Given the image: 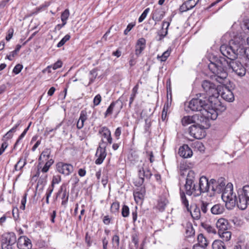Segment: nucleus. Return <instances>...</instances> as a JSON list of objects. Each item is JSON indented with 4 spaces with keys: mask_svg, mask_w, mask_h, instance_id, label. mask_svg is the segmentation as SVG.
Wrapping results in <instances>:
<instances>
[{
    "mask_svg": "<svg viewBox=\"0 0 249 249\" xmlns=\"http://www.w3.org/2000/svg\"><path fill=\"white\" fill-rule=\"evenodd\" d=\"M16 242V236L14 232L5 233L2 235L1 244H15Z\"/></svg>",
    "mask_w": 249,
    "mask_h": 249,
    "instance_id": "nucleus-16",
    "label": "nucleus"
},
{
    "mask_svg": "<svg viewBox=\"0 0 249 249\" xmlns=\"http://www.w3.org/2000/svg\"><path fill=\"white\" fill-rule=\"evenodd\" d=\"M111 220V218L109 215H106L104 217L103 222L105 225H109Z\"/></svg>",
    "mask_w": 249,
    "mask_h": 249,
    "instance_id": "nucleus-61",
    "label": "nucleus"
},
{
    "mask_svg": "<svg viewBox=\"0 0 249 249\" xmlns=\"http://www.w3.org/2000/svg\"><path fill=\"white\" fill-rule=\"evenodd\" d=\"M180 196L182 204L186 207L188 211H190L189 201L186 198L184 192L181 190L180 191Z\"/></svg>",
    "mask_w": 249,
    "mask_h": 249,
    "instance_id": "nucleus-32",
    "label": "nucleus"
},
{
    "mask_svg": "<svg viewBox=\"0 0 249 249\" xmlns=\"http://www.w3.org/2000/svg\"><path fill=\"white\" fill-rule=\"evenodd\" d=\"M2 249H13L14 244H1Z\"/></svg>",
    "mask_w": 249,
    "mask_h": 249,
    "instance_id": "nucleus-64",
    "label": "nucleus"
},
{
    "mask_svg": "<svg viewBox=\"0 0 249 249\" xmlns=\"http://www.w3.org/2000/svg\"><path fill=\"white\" fill-rule=\"evenodd\" d=\"M172 20V18L170 17L168 21H163L161 29L158 32V35L159 36V40L162 39L168 34V28Z\"/></svg>",
    "mask_w": 249,
    "mask_h": 249,
    "instance_id": "nucleus-17",
    "label": "nucleus"
},
{
    "mask_svg": "<svg viewBox=\"0 0 249 249\" xmlns=\"http://www.w3.org/2000/svg\"><path fill=\"white\" fill-rule=\"evenodd\" d=\"M213 249H226L224 243L220 240H214L212 245Z\"/></svg>",
    "mask_w": 249,
    "mask_h": 249,
    "instance_id": "nucleus-31",
    "label": "nucleus"
},
{
    "mask_svg": "<svg viewBox=\"0 0 249 249\" xmlns=\"http://www.w3.org/2000/svg\"><path fill=\"white\" fill-rule=\"evenodd\" d=\"M123 101L124 97L122 96L116 101L112 102L105 113V117L112 114L113 111L118 114L123 107Z\"/></svg>",
    "mask_w": 249,
    "mask_h": 249,
    "instance_id": "nucleus-9",
    "label": "nucleus"
},
{
    "mask_svg": "<svg viewBox=\"0 0 249 249\" xmlns=\"http://www.w3.org/2000/svg\"><path fill=\"white\" fill-rule=\"evenodd\" d=\"M27 131L24 130L23 132L21 134V135L19 136L18 139L14 145V148H15L16 146L18 145V143L20 142V140L25 136Z\"/></svg>",
    "mask_w": 249,
    "mask_h": 249,
    "instance_id": "nucleus-59",
    "label": "nucleus"
},
{
    "mask_svg": "<svg viewBox=\"0 0 249 249\" xmlns=\"http://www.w3.org/2000/svg\"><path fill=\"white\" fill-rule=\"evenodd\" d=\"M167 203L168 200L164 197H161L159 200L157 207L160 211L162 212Z\"/></svg>",
    "mask_w": 249,
    "mask_h": 249,
    "instance_id": "nucleus-33",
    "label": "nucleus"
},
{
    "mask_svg": "<svg viewBox=\"0 0 249 249\" xmlns=\"http://www.w3.org/2000/svg\"><path fill=\"white\" fill-rule=\"evenodd\" d=\"M178 154L184 158H188L192 156L193 152L188 145L184 144L179 148Z\"/></svg>",
    "mask_w": 249,
    "mask_h": 249,
    "instance_id": "nucleus-18",
    "label": "nucleus"
},
{
    "mask_svg": "<svg viewBox=\"0 0 249 249\" xmlns=\"http://www.w3.org/2000/svg\"><path fill=\"white\" fill-rule=\"evenodd\" d=\"M120 208V204L118 202H113L111 206L110 211L112 213H116L118 212Z\"/></svg>",
    "mask_w": 249,
    "mask_h": 249,
    "instance_id": "nucleus-42",
    "label": "nucleus"
},
{
    "mask_svg": "<svg viewBox=\"0 0 249 249\" xmlns=\"http://www.w3.org/2000/svg\"><path fill=\"white\" fill-rule=\"evenodd\" d=\"M27 131L24 130L23 132L21 134V135L19 136L18 139L14 145V148H15L16 146L18 145V143L20 142V140L25 136Z\"/></svg>",
    "mask_w": 249,
    "mask_h": 249,
    "instance_id": "nucleus-60",
    "label": "nucleus"
},
{
    "mask_svg": "<svg viewBox=\"0 0 249 249\" xmlns=\"http://www.w3.org/2000/svg\"><path fill=\"white\" fill-rule=\"evenodd\" d=\"M190 10L188 5L186 4V2H184L179 7V10L181 12H186L188 10Z\"/></svg>",
    "mask_w": 249,
    "mask_h": 249,
    "instance_id": "nucleus-57",
    "label": "nucleus"
},
{
    "mask_svg": "<svg viewBox=\"0 0 249 249\" xmlns=\"http://www.w3.org/2000/svg\"><path fill=\"white\" fill-rule=\"evenodd\" d=\"M202 87L204 91L210 97L217 96L218 86L216 87L215 84L209 80H204L202 83Z\"/></svg>",
    "mask_w": 249,
    "mask_h": 249,
    "instance_id": "nucleus-8",
    "label": "nucleus"
},
{
    "mask_svg": "<svg viewBox=\"0 0 249 249\" xmlns=\"http://www.w3.org/2000/svg\"><path fill=\"white\" fill-rule=\"evenodd\" d=\"M101 96L99 94L96 95L93 99L94 105L95 106L99 105L101 103Z\"/></svg>",
    "mask_w": 249,
    "mask_h": 249,
    "instance_id": "nucleus-52",
    "label": "nucleus"
},
{
    "mask_svg": "<svg viewBox=\"0 0 249 249\" xmlns=\"http://www.w3.org/2000/svg\"><path fill=\"white\" fill-rule=\"evenodd\" d=\"M223 196L222 199L225 202L226 205L231 209L236 205L241 210H245L249 205V185L244 186L242 188L238 190V196L233 193V186L229 183Z\"/></svg>",
    "mask_w": 249,
    "mask_h": 249,
    "instance_id": "nucleus-3",
    "label": "nucleus"
},
{
    "mask_svg": "<svg viewBox=\"0 0 249 249\" xmlns=\"http://www.w3.org/2000/svg\"><path fill=\"white\" fill-rule=\"evenodd\" d=\"M61 181V177L60 176H55L53 177V180L52 182V185L51 187H53L54 184L59 183Z\"/></svg>",
    "mask_w": 249,
    "mask_h": 249,
    "instance_id": "nucleus-51",
    "label": "nucleus"
},
{
    "mask_svg": "<svg viewBox=\"0 0 249 249\" xmlns=\"http://www.w3.org/2000/svg\"><path fill=\"white\" fill-rule=\"evenodd\" d=\"M46 163L44 166V167L42 168L41 171L43 173H46L49 170L50 167L53 164L54 162L53 160L52 159H49L48 160L45 161Z\"/></svg>",
    "mask_w": 249,
    "mask_h": 249,
    "instance_id": "nucleus-36",
    "label": "nucleus"
},
{
    "mask_svg": "<svg viewBox=\"0 0 249 249\" xmlns=\"http://www.w3.org/2000/svg\"><path fill=\"white\" fill-rule=\"evenodd\" d=\"M218 233L221 238H222L223 241L227 242L229 241L231 238V231H219Z\"/></svg>",
    "mask_w": 249,
    "mask_h": 249,
    "instance_id": "nucleus-30",
    "label": "nucleus"
},
{
    "mask_svg": "<svg viewBox=\"0 0 249 249\" xmlns=\"http://www.w3.org/2000/svg\"><path fill=\"white\" fill-rule=\"evenodd\" d=\"M56 168L57 171L62 174L68 176L73 171V167L72 165L63 162H59L57 164Z\"/></svg>",
    "mask_w": 249,
    "mask_h": 249,
    "instance_id": "nucleus-12",
    "label": "nucleus"
},
{
    "mask_svg": "<svg viewBox=\"0 0 249 249\" xmlns=\"http://www.w3.org/2000/svg\"><path fill=\"white\" fill-rule=\"evenodd\" d=\"M71 38V36L69 34H67L57 44L58 48H60L63 46L65 43L69 40Z\"/></svg>",
    "mask_w": 249,
    "mask_h": 249,
    "instance_id": "nucleus-41",
    "label": "nucleus"
},
{
    "mask_svg": "<svg viewBox=\"0 0 249 249\" xmlns=\"http://www.w3.org/2000/svg\"><path fill=\"white\" fill-rule=\"evenodd\" d=\"M199 120V115L196 114L193 116H184L181 120V123L183 126L188 125L191 124L195 123L196 120Z\"/></svg>",
    "mask_w": 249,
    "mask_h": 249,
    "instance_id": "nucleus-21",
    "label": "nucleus"
},
{
    "mask_svg": "<svg viewBox=\"0 0 249 249\" xmlns=\"http://www.w3.org/2000/svg\"><path fill=\"white\" fill-rule=\"evenodd\" d=\"M51 150L50 148H45L41 153L40 156L38 158L39 161V164H40L44 161L48 160L51 159Z\"/></svg>",
    "mask_w": 249,
    "mask_h": 249,
    "instance_id": "nucleus-26",
    "label": "nucleus"
},
{
    "mask_svg": "<svg viewBox=\"0 0 249 249\" xmlns=\"http://www.w3.org/2000/svg\"><path fill=\"white\" fill-rule=\"evenodd\" d=\"M146 40L144 38H141L138 40L135 49V54L139 55L145 48Z\"/></svg>",
    "mask_w": 249,
    "mask_h": 249,
    "instance_id": "nucleus-22",
    "label": "nucleus"
},
{
    "mask_svg": "<svg viewBox=\"0 0 249 249\" xmlns=\"http://www.w3.org/2000/svg\"><path fill=\"white\" fill-rule=\"evenodd\" d=\"M149 11V8H147L144 10V11L143 12V13L142 14V15L140 16L138 19L139 22H142L145 18Z\"/></svg>",
    "mask_w": 249,
    "mask_h": 249,
    "instance_id": "nucleus-46",
    "label": "nucleus"
},
{
    "mask_svg": "<svg viewBox=\"0 0 249 249\" xmlns=\"http://www.w3.org/2000/svg\"><path fill=\"white\" fill-rule=\"evenodd\" d=\"M211 207L210 203L202 201L200 207L201 213L205 214L208 212V209Z\"/></svg>",
    "mask_w": 249,
    "mask_h": 249,
    "instance_id": "nucleus-38",
    "label": "nucleus"
},
{
    "mask_svg": "<svg viewBox=\"0 0 249 249\" xmlns=\"http://www.w3.org/2000/svg\"><path fill=\"white\" fill-rule=\"evenodd\" d=\"M70 16V12L69 9H67L63 12L61 15V19L62 22L67 23V20Z\"/></svg>",
    "mask_w": 249,
    "mask_h": 249,
    "instance_id": "nucleus-40",
    "label": "nucleus"
},
{
    "mask_svg": "<svg viewBox=\"0 0 249 249\" xmlns=\"http://www.w3.org/2000/svg\"><path fill=\"white\" fill-rule=\"evenodd\" d=\"M184 188L186 194L188 196L193 195L195 197L200 196V192L197 190L195 183L186 182Z\"/></svg>",
    "mask_w": 249,
    "mask_h": 249,
    "instance_id": "nucleus-15",
    "label": "nucleus"
},
{
    "mask_svg": "<svg viewBox=\"0 0 249 249\" xmlns=\"http://www.w3.org/2000/svg\"><path fill=\"white\" fill-rule=\"evenodd\" d=\"M26 197H27V194H25L23 198L21 199V205L20 206V209L22 210H24L25 208V204L26 203Z\"/></svg>",
    "mask_w": 249,
    "mask_h": 249,
    "instance_id": "nucleus-55",
    "label": "nucleus"
},
{
    "mask_svg": "<svg viewBox=\"0 0 249 249\" xmlns=\"http://www.w3.org/2000/svg\"><path fill=\"white\" fill-rule=\"evenodd\" d=\"M197 241L198 243L197 244L203 247L205 249L208 246L209 244V241L207 240V239L204 236L203 234L200 233L197 236Z\"/></svg>",
    "mask_w": 249,
    "mask_h": 249,
    "instance_id": "nucleus-29",
    "label": "nucleus"
},
{
    "mask_svg": "<svg viewBox=\"0 0 249 249\" xmlns=\"http://www.w3.org/2000/svg\"><path fill=\"white\" fill-rule=\"evenodd\" d=\"M210 211L213 214H220L224 211V207L220 204H216L211 207Z\"/></svg>",
    "mask_w": 249,
    "mask_h": 249,
    "instance_id": "nucleus-28",
    "label": "nucleus"
},
{
    "mask_svg": "<svg viewBox=\"0 0 249 249\" xmlns=\"http://www.w3.org/2000/svg\"><path fill=\"white\" fill-rule=\"evenodd\" d=\"M164 15V12L161 8H155L152 13L151 17L154 21H159L163 18Z\"/></svg>",
    "mask_w": 249,
    "mask_h": 249,
    "instance_id": "nucleus-25",
    "label": "nucleus"
},
{
    "mask_svg": "<svg viewBox=\"0 0 249 249\" xmlns=\"http://www.w3.org/2000/svg\"><path fill=\"white\" fill-rule=\"evenodd\" d=\"M90 74L91 75V76L90 77L89 82V85L91 84L93 82L94 79L96 78L97 73L96 72V71L94 69L91 70L90 71Z\"/></svg>",
    "mask_w": 249,
    "mask_h": 249,
    "instance_id": "nucleus-47",
    "label": "nucleus"
},
{
    "mask_svg": "<svg viewBox=\"0 0 249 249\" xmlns=\"http://www.w3.org/2000/svg\"><path fill=\"white\" fill-rule=\"evenodd\" d=\"M145 191L144 189H137L133 193L134 199L137 203H141L143 200Z\"/></svg>",
    "mask_w": 249,
    "mask_h": 249,
    "instance_id": "nucleus-23",
    "label": "nucleus"
},
{
    "mask_svg": "<svg viewBox=\"0 0 249 249\" xmlns=\"http://www.w3.org/2000/svg\"><path fill=\"white\" fill-rule=\"evenodd\" d=\"M138 179L135 182L137 186H140L145 179L149 180L152 176L148 163L146 161L141 160L136 166Z\"/></svg>",
    "mask_w": 249,
    "mask_h": 249,
    "instance_id": "nucleus-5",
    "label": "nucleus"
},
{
    "mask_svg": "<svg viewBox=\"0 0 249 249\" xmlns=\"http://www.w3.org/2000/svg\"><path fill=\"white\" fill-rule=\"evenodd\" d=\"M27 131L24 130L23 132L21 134V135L19 136L18 139L14 145V148H15L16 146L18 145V143L20 142V140L25 136Z\"/></svg>",
    "mask_w": 249,
    "mask_h": 249,
    "instance_id": "nucleus-58",
    "label": "nucleus"
},
{
    "mask_svg": "<svg viewBox=\"0 0 249 249\" xmlns=\"http://www.w3.org/2000/svg\"><path fill=\"white\" fill-rule=\"evenodd\" d=\"M132 242L135 246L138 247L139 244V238L137 234L135 233L132 235Z\"/></svg>",
    "mask_w": 249,
    "mask_h": 249,
    "instance_id": "nucleus-56",
    "label": "nucleus"
},
{
    "mask_svg": "<svg viewBox=\"0 0 249 249\" xmlns=\"http://www.w3.org/2000/svg\"><path fill=\"white\" fill-rule=\"evenodd\" d=\"M191 136L196 139H201L205 135V131L200 126L196 125H192L189 128Z\"/></svg>",
    "mask_w": 249,
    "mask_h": 249,
    "instance_id": "nucleus-11",
    "label": "nucleus"
},
{
    "mask_svg": "<svg viewBox=\"0 0 249 249\" xmlns=\"http://www.w3.org/2000/svg\"><path fill=\"white\" fill-rule=\"evenodd\" d=\"M62 65V62L61 60H58L53 65L49 66L48 67L52 68L53 70H56L59 68H61Z\"/></svg>",
    "mask_w": 249,
    "mask_h": 249,
    "instance_id": "nucleus-54",
    "label": "nucleus"
},
{
    "mask_svg": "<svg viewBox=\"0 0 249 249\" xmlns=\"http://www.w3.org/2000/svg\"><path fill=\"white\" fill-rule=\"evenodd\" d=\"M211 183L210 181H208V179L204 176H202L199 178V187L197 190L200 192V195L202 193L208 192L209 190Z\"/></svg>",
    "mask_w": 249,
    "mask_h": 249,
    "instance_id": "nucleus-13",
    "label": "nucleus"
},
{
    "mask_svg": "<svg viewBox=\"0 0 249 249\" xmlns=\"http://www.w3.org/2000/svg\"><path fill=\"white\" fill-rule=\"evenodd\" d=\"M198 1L199 0H188L185 1V2L191 10L196 5Z\"/></svg>",
    "mask_w": 249,
    "mask_h": 249,
    "instance_id": "nucleus-45",
    "label": "nucleus"
},
{
    "mask_svg": "<svg viewBox=\"0 0 249 249\" xmlns=\"http://www.w3.org/2000/svg\"><path fill=\"white\" fill-rule=\"evenodd\" d=\"M185 234L187 237H191L195 234V230L191 224H187L185 229Z\"/></svg>",
    "mask_w": 249,
    "mask_h": 249,
    "instance_id": "nucleus-34",
    "label": "nucleus"
},
{
    "mask_svg": "<svg viewBox=\"0 0 249 249\" xmlns=\"http://www.w3.org/2000/svg\"><path fill=\"white\" fill-rule=\"evenodd\" d=\"M219 95H220L223 99L228 102H232L234 99L232 92L228 87L225 85L218 86L217 96H215L214 101V103L213 104V107H216L217 108H218V106H220V102L216 99Z\"/></svg>",
    "mask_w": 249,
    "mask_h": 249,
    "instance_id": "nucleus-6",
    "label": "nucleus"
},
{
    "mask_svg": "<svg viewBox=\"0 0 249 249\" xmlns=\"http://www.w3.org/2000/svg\"><path fill=\"white\" fill-rule=\"evenodd\" d=\"M168 107V104H167L166 105H164V106L163 107L162 111V114H161V119L163 121H164L166 118Z\"/></svg>",
    "mask_w": 249,
    "mask_h": 249,
    "instance_id": "nucleus-50",
    "label": "nucleus"
},
{
    "mask_svg": "<svg viewBox=\"0 0 249 249\" xmlns=\"http://www.w3.org/2000/svg\"><path fill=\"white\" fill-rule=\"evenodd\" d=\"M129 209L126 205H123L122 209V215L124 217H126L129 216Z\"/></svg>",
    "mask_w": 249,
    "mask_h": 249,
    "instance_id": "nucleus-44",
    "label": "nucleus"
},
{
    "mask_svg": "<svg viewBox=\"0 0 249 249\" xmlns=\"http://www.w3.org/2000/svg\"><path fill=\"white\" fill-rule=\"evenodd\" d=\"M32 246L31 240L25 236H21L17 241V247L20 249H30Z\"/></svg>",
    "mask_w": 249,
    "mask_h": 249,
    "instance_id": "nucleus-14",
    "label": "nucleus"
},
{
    "mask_svg": "<svg viewBox=\"0 0 249 249\" xmlns=\"http://www.w3.org/2000/svg\"><path fill=\"white\" fill-rule=\"evenodd\" d=\"M190 211L191 213L192 217L194 218L198 219L200 218L201 212L199 208H198L196 206L193 213L191 212V210Z\"/></svg>",
    "mask_w": 249,
    "mask_h": 249,
    "instance_id": "nucleus-39",
    "label": "nucleus"
},
{
    "mask_svg": "<svg viewBox=\"0 0 249 249\" xmlns=\"http://www.w3.org/2000/svg\"><path fill=\"white\" fill-rule=\"evenodd\" d=\"M196 174L193 170H189L186 178V182L194 183Z\"/></svg>",
    "mask_w": 249,
    "mask_h": 249,
    "instance_id": "nucleus-35",
    "label": "nucleus"
},
{
    "mask_svg": "<svg viewBox=\"0 0 249 249\" xmlns=\"http://www.w3.org/2000/svg\"><path fill=\"white\" fill-rule=\"evenodd\" d=\"M90 74L91 75V76L90 77L89 82V85L91 84L93 82L94 79L96 78L97 73L96 72V71L94 69L91 70L90 71Z\"/></svg>",
    "mask_w": 249,
    "mask_h": 249,
    "instance_id": "nucleus-48",
    "label": "nucleus"
},
{
    "mask_svg": "<svg viewBox=\"0 0 249 249\" xmlns=\"http://www.w3.org/2000/svg\"><path fill=\"white\" fill-rule=\"evenodd\" d=\"M58 196H62L61 199L62 205H65L69 199V192L67 191L66 186L65 184H63L61 186L59 190L58 191L57 194Z\"/></svg>",
    "mask_w": 249,
    "mask_h": 249,
    "instance_id": "nucleus-19",
    "label": "nucleus"
},
{
    "mask_svg": "<svg viewBox=\"0 0 249 249\" xmlns=\"http://www.w3.org/2000/svg\"><path fill=\"white\" fill-rule=\"evenodd\" d=\"M23 68V66L20 64H17L13 70V72L15 74H18Z\"/></svg>",
    "mask_w": 249,
    "mask_h": 249,
    "instance_id": "nucleus-53",
    "label": "nucleus"
},
{
    "mask_svg": "<svg viewBox=\"0 0 249 249\" xmlns=\"http://www.w3.org/2000/svg\"><path fill=\"white\" fill-rule=\"evenodd\" d=\"M220 51L223 55L231 59H236L238 55L246 57L249 60L246 71L249 72V37L246 41L240 37H234L229 42V46L223 44Z\"/></svg>",
    "mask_w": 249,
    "mask_h": 249,
    "instance_id": "nucleus-2",
    "label": "nucleus"
},
{
    "mask_svg": "<svg viewBox=\"0 0 249 249\" xmlns=\"http://www.w3.org/2000/svg\"><path fill=\"white\" fill-rule=\"evenodd\" d=\"M207 102H209L201 99L193 98L188 103L187 107L190 110L199 112L198 114L200 116V121L204 119L214 120L217 117L218 111L225 109L224 107H222L221 109L213 107L212 102L210 104Z\"/></svg>",
    "mask_w": 249,
    "mask_h": 249,
    "instance_id": "nucleus-4",
    "label": "nucleus"
},
{
    "mask_svg": "<svg viewBox=\"0 0 249 249\" xmlns=\"http://www.w3.org/2000/svg\"><path fill=\"white\" fill-rule=\"evenodd\" d=\"M122 133V128L120 127H118L116 128L115 130V133H114V136L116 137V138L118 140L120 138V136Z\"/></svg>",
    "mask_w": 249,
    "mask_h": 249,
    "instance_id": "nucleus-62",
    "label": "nucleus"
},
{
    "mask_svg": "<svg viewBox=\"0 0 249 249\" xmlns=\"http://www.w3.org/2000/svg\"><path fill=\"white\" fill-rule=\"evenodd\" d=\"M87 113L85 110L80 112L79 118L77 121L76 126L78 129H81L84 126V122L87 120Z\"/></svg>",
    "mask_w": 249,
    "mask_h": 249,
    "instance_id": "nucleus-27",
    "label": "nucleus"
},
{
    "mask_svg": "<svg viewBox=\"0 0 249 249\" xmlns=\"http://www.w3.org/2000/svg\"><path fill=\"white\" fill-rule=\"evenodd\" d=\"M8 146V143L7 142H4L2 143L1 147L0 148V155H1L4 152L5 149Z\"/></svg>",
    "mask_w": 249,
    "mask_h": 249,
    "instance_id": "nucleus-63",
    "label": "nucleus"
},
{
    "mask_svg": "<svg viewBox=\"0 0 249 249\" xmlns=\"http://www.w3.org/2000/svg\"><path fill=\"white\" fill-rule=\"evenodd\" d=\"M216 226L218 232L227 231L229 227V222L226 219L220 218L217 221Z\"/></svg>",
    "mask_w": 249,
    "mask_h": 249,
    "instance_id": "nucleus-24",
    "label": "nucleus"
},
{
    "mask_svg": "<svg viewBox=\"0 0 249 249\" xmlns=\"http://www.w3.org/2000/svg\"><path fill=\"white\" fill-rule=\"evenodd\" d=\"M210 183H211L212 191L214 193L220 194L222 193L221 197L224 193L227 191V188L228 183L226 185V180L224 178L221 177L218 178L217 180L215 179H211L210 180ZM227 192H230V191Z\"/></svg>",
    "mask_w": 249,
    "mask_h": 249,
    "instance_id": "nucleus-7",
    "label": "nucleus"
},
{
    "mask_svg": "<svg viewBox=\"0 0 249 249\" xmlns=\"http://www.w3.org/2000/svg\"><path fill=\"white\" fill-rule=\"evenodd\" d=\"M99 133L101 134L105 139L107 140L106 144L107 143L111 144L112 142V138L111 135V132L109 129L106 126H103L101 128Z\"/></svg>",
    "mask_w": 249,
    "mask_h": 249,
    "instance_id": "nucleus-20",
    "label": "nucleus"
},
{
    "mask_svg": "<svg viewBox=\"0 0 249 249\" xmlns=\"http://www.w3.org/2000/svg\"><path fill=\"white\" fill-rule=\"evenodd\" d=\"M106 142H105L104 140L102 139L95 154L96 157L97 158L95 161V164L99 165L103 162L107 156V153L106 152Z\"/></svg>",
    "mask_w": 249,
    "mask_h": 249,
    "instance_id": "nucleus-10",
    "label": "nucleus"
},
{
    "mask_svg": "<svg viewBox=\"0 0 249 249\" xmlns=\"http://www.w3.org/2000/svg\"><path fill=\"white\" fill-rule=\"evenodd\" d=\"M229 61L224 57L216 58L213 62L211 61L208 65L209 70L214 74L215 80L221 83L228 76L227 69L231 70L237 75L244 76L246 71V68L235 59L227 57Z\"/></svg>",
    "mask_w": 249,
    "mask_h": 249,
    "instance_id": "nucleus-1",
    "label": "nucleus"
},
{
    "mask_svg": "<svg viewBox=\"0 0 249 249\" xmlns=\"http://www.w3.org/2000/svg\"><path fill=\"white\" fill-rule=\"evenodd\" d=\"M113 246L115 248H118L120 244V238L118 235H114L112 238Z\"/></svg>",
    "mask_w": 249,
    "mask_h": 249,
    "instance_id": "nucleus-43",
    "label": "nucleus"
},
{
    "mask_svg": "<svg viewBox=\"0 0 249 249\" xmlns=\"http://www.w3.org/2000/svg\"><path fill=\"white\" fill-rule=\"evenodd\" d=\"M170 52L169 51H166L162 53L161 56L159 57L158 56V57L160 58L161 61H165L170 55Z\"/></svg>",
    "mask_w": 249,
    "mask_h": 249,
    "instance_id": "nucleus-49",
    "label": "nucleus"
},
{
    "mask_svg": "<svg viewBox=\"0 0 249 249\" xmlns=\"http://www.w3.org/2000/svg\"><path fill=\"white\" fill-rule=\"evenodd\" d=\"M203 228L207 231L208 233L215 234L216 231L214 227L207 224H202Z\"/></svg>",
    "mask_w": 249,
    "mask_h": 249,
    "instance_id": "nucleus-37",
    "label": "nucleus"
}]
</instances>
